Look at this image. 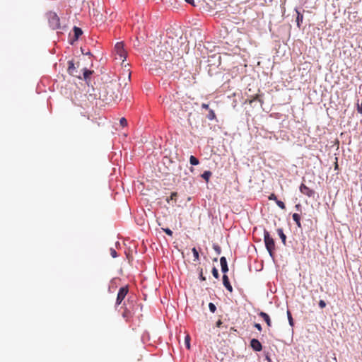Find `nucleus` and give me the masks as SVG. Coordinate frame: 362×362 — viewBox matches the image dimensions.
Wrapping results in <instances>:
<instances>
[{
  "label": "nucleus",
  "mask_w": 362,
  "mask_h": 362,
  "mask_svg": "<svg viewBox=\"0 0 362 362\" xmlns=\"http://www.w3.org/2000/svg\"><path fill=\"white\" fill-rule=\"evenodd\" d=\"M165 103H169L168 110L173 120L185 127L192 125L196 115L192 102L177 98L173 95V99H171L170 101L166 100Z\"/></svg>",
  "instance_id": "1"
},
{
  "label": "nucleus",
  "mask_w": 362,
  "mask_h": 362,
  "mask_svg": "<svg viewBox=\"0 0 362 362\" xmlns=\"http://www.w3.org/2000/svg\"><path fill=\"white\" fill-rule=\"evenodd\" d=\"M170 53L164 52L163 54L161 55V58L165 59L164 62L161 61H151L148 64H146V69H148V71L152 74L155 75H161L165 72L164 66L165 65V62H167L170 58Z\"/></svg>",
  "instance_id": "2"
},
{
  "label": "nucleus",
  "mask_w": 362,
  "mask_h": 362,
  "mask_svg": "<svg viewBox=\"0 0 362 362\" xmlns=\"http://www.w3.org/2000/svg\"><path fill=\"white\" fill-rule=\"evenodd\" d=\"M119 84L110 82L107 85L105 92L106 95L105 100L107 101H115L119 99Z\"/></svg>",
  "instance_id": "3"
},
{
  "label": "nucleus",
  "mask_w": 362,
  "mask_h": 362,
  "mask_svg": "<svg viewBox=\"0 0 362 362\" xmlns=\"http://www.w3.org/2000/svg\"><path fill=\"white\" fill-rule=\"evenodd\" d=\"M264 241L266 249L272 258H274V251L275 250V242L267 230H264Z\"/></svg>",
  "instance_id": "4"
},
{
  "label": "nucleus",
  "mask_w": 362,
  "mask_h": 362,
  "mask_svg": "<svg viewBox=\"0 0 362 362\" xmlns=\"http://www.w3.org/2000/svg\"><path fill=\"white\" fill-rule=\"evenodd\" d=\"M49 25L53 30L60 28V20L59 16L54 12H49L47 13Z\"/></svg>",
  "instance_id": "5"
},
{
  "label": "nucleus",
  "mask_w": 362,
  "mask_h": 362,
  "mask_svg": "<svg viewBox=\"0 0 362 362\" xmlns=\"http://www.w3.org/2000/svg\"><path fill=\"white\" fill-rule=\"evenodd\" d=\"M115 51L116 54L119 56V59L122 60L123 63L127 56V53L124 48V43L122 42H117L115 46Z\"/></svg>",
  "instance_id": "6"
},
{
  "label": "nucleus",
  "mask_w": 362,
  "mask_h": 362,
  "mask_svg": "<svg viewBox=\"0 0 362 362\" xmlns=\"http://www.w3.org/2000/svg\"><path fill=\"white\" fill-rule=\"evenodd\" d=\"M128 293L127 287H121L118 291L116 304L119 305Z\"/></svg>",
  "instance_id": "7"
},
{
  "label": "nucleus",
  "mask_w": 362,
  "mask_h": 362,
  "mask_svg": "<svg viewBox=\"0 0 362 362\" xmlns=\"http://www.w3.org/2000/svg\"><path fill=\"white\" fill-rule=\"evenodd\" d=\"M299 189L302 194L308 196V197H313L315 195V191L310 189L303 183L300 185Z\"/></svg>",
  "instance_id": "8"
},
{
  "label": "nucleus",
  "mask_w": 362,
  "mask_h": 362,
  "mask_svg": "<svg viewBox=\"0 0 362 362\" xmlns=\"http://www.w3.org/2000/svg\"><path fill=\"white\" fill-rule=\"evenodd\" d=\"M250 346L255 351H260L262 349V344L257 339H252L250 341Z\"/></svg>",
  "instance_id": "9"
},
{
  "label": "nucleus",
  "mask_w": 362,
  "mask_h": 362,
  "mask_svg": "<svg viewBox=\"0 0 362 362\" xmlns=\"http://www.w3.org/2000/svg\"><path fill=\"white\" fill-rule=\"evenodd\" d=\"M68 72L70 75L73 76L78 77V78H82L79 75H77V71L76 69L73 61H69Z\"/></svg>",
  "instance_id": "10"
},
{
  "label": "nucleus",
  "mask_w": 362,
  "mask_h": 362,
  "mask_svg": "<svg viewBox=\"0 0 362 362\" xmlns=\"http://www.w3.org/2000/svg\"><path fill=\"white\" fill-rule=\"evenodd\" d=\"M220 264L221 267V272L223 273V274H226V273L228 271V267L226 258L225 257H221L220 258Z\"/></svg>",
  "instance_id": "11"
},
{
  "label": "nucleus",
  "mask_w": 362,
  "mask_h": 362,
  "mask_svg": "<svg viewBox=\"0 0 362 362\" xmlns=\"http://www.w3.org/2000/svg\"><path fill=\"white\" fill-rule=\"evenodd\" d=\"M223 284L226 287V288L230 291H233V287L229 281V279L226 274L223 275Z\"/></svg>",
  "instance_id": "12"
},
{
  "label": "nucleus",
  "mask_w": 362,
  "mask_h": 362,
  "mask_svg": "<svg viewBox=\"0 0 362 362\" xmlns=\"http://www.w3.org/2000/svg\"><path fill=\"white\" fill-rule=\"evenodd\" d=\"M93 73V71L89 70L86 68L83 69V78L86 82L87 84L89 83V78L90 76L92 75Z\"/></svg>",
  "instance_id": "13"
},
{
  "label": "nucleus",
  "mask_w": 362,
  "mask_h": 362,
  "mask_svg": "<svg viewBox=\"0 0 362 362\" xmlns=\"http://www.w3.org/2000/svg\"><path fill=\"white\" fill-rule=\"evenodd\" d=\"M73 30L74 33V41H76L78 39V37L83 34V31L80 28L77 26H74Z\"/></svg>",
  "instance_id": "14"
},
{
  "label": "nucleus",
  "mask_w": 362,
  "mask_h": 362,
  "mask_svg": "<svg viewBox=\"0 0 362 362\" xmlns=\"http://www.w3.org/2000/svg\"><path fill=\"white\" fill-rule=\"evenodd\" d=\"M259 315L264 319V320L266 322L267 325L270 327L271 326V320L268 314H267L264 312H260L259 313Z\"/></svg>",
  "instance_id": "15"
},
{
  "label": "nucleus",
  "mask_w": 362,
  "mask_h": 362,
  "mask_svg": "<svg viewBox=\"0 0 362 362\" xmlns=\"http://www.w3.org/2000/svg\"><path fill=\"white\" fill-rule=\"evenodd\" d=\"M277 233L279 235V237H280V238H281V240L282 241V243L284 245H286V236L284 234V233L283 231V229L282 228H278L277 229Z\"/></svg>",
  "instance_id": "16"
},
{
  "label": "nucleus",
  "mask_w": 362,
  "mask_h": 362,
  "mask_svg": "<svg viewBox=\"0 0 362 362\" xmlns=\"http://www.w3.org/2000/svg\"><path fill=\"white\" fill-rule=\"evenodd\" d=\"M297 16H296V23L298 28L300 27V23L303 22V16L301 14L298 9H296Z\"/></svg>",
  "instance_id": "17"
},
{
  "label": "nucleus",
  "mask_w": 362,
  "mask_h": 362,
  "mask_svg": "<svg viewBox=\"0 0 362 362\" xmlns=\"http://www.w3.org/2000/svg\"><path fill=\"white\" fill-rule=\"evenodd\" d=\"M293 220L296 222L298 227H301L300 216L298 214H293L292 216Z\"/></svg>",
  "instance_id": "18"
},
{
  "label": "nucleus",
  "mask_w": 362,
  "mask_h": 362,
  "mask_svg": "<svg viewBox=\"0 0 362 362\" xmlns=\"http://www.w3.org/2000/svg\"><path fill=\"white\" fill-rule=\"evenodd\" d=\"M211 171H209V170H206V171H204L202 174V177L203 179H204L206 182L209 181V177H211Z\"/></svg>",
  "instance_id": "19"
},
{
  "label": "nucleus",
  "mask_w": 362,
  "mask_h": 362,
  "mask_svg": "<svg viewBox=\"0 0 362 362\" xmlns=\"http://www.w3.org/2000/svg\"><path fill=\"white\" fill-rule=\"evenodd\" d=\"M206 117L209 120H213L216 118L215 112L212 109H209V114L206 115Z\"/></svg>",
  "instance_id": "20"
},
{
  "label": "nucleus",
  "mask_w": 362,
  "mask_h": 362,
  "mask_svg": "<svg viewBox=\"0 0 362 362\" xmlns=\"http://www.w3.org/2000/svg\"><path fill=\"white\" fill-rule=\"evenodd\" d=\"M189 163L192 165H197L199 164V160L194 156H191L189 158Z\"/></svg>",
  "instance_id": "21"
},
{
  "label": "nucleus",
  "mask_w": 362,
  "mask_h": 362,
  "mask_svg": "<svg viewBox=\"0 0 362 362\" xmlns=\"http://www.w3.org/2000/svg\"><path fill=\"white\" fill-rule=\"evenodd\" d=\"M287 317H288V323H289L290 326L293 327V320L291 313L289 310H287Z\"/></svg>",
  "instance_id": "22"
},
{
  "label": "nucleus",
  "mask_w": 362,
  "mask_h": 362,
  "mask_svg": "<svg viewBox=\"0 0 362 362\" xmlns=\"http://www.w3.org/2000/svg\"><path fill=\"white\" fill-rule=\"evenodd\" d=\"M192 252L193 253V255H194V261L196 260H199V252L197 251V250L195 248V247H193L192 249Z\"/></svg>",
  "instance_id": "23"
},
{
  "label": "nucleus",
  "mask_w": 362,
  "mask_h": 362,
  "mask_svg": "<svg viewBox=\"0 0 362 362\" xmlns=\"http://www.w3.org/2000/svg\"><path fill=\"white\" fill-rule=\"evenodd\" d=\"M185 344L186 347L189 349H190V337L189 335H187L185 338Z\"/></svg>",
  "instance_id": "24"
},
{
  "label": "nucleus",
  "mask_w": 362,
  "mask_h": 362,
  "mask_svg": "<svg viewBox=\"0 0 362 362\" xmlns=\"http://www.w3.org/2000/svg\"><path fill=\"white\" fill-rule=\"evenodd\" d=\"M213 249L214 250V251L216 252L217 255L221 254V247L219 245H218L217 244L213 245Z\"/></svg>",
  "instance_id": "25"
},
{
  "label": "nucleus",
  "mask_w": 362,
  "mask_h": 362,
  "mask_svg": "<svg viewBox=\"0 0 362 362\" xmlns=\"http://www.w3.org/2000/svg\"><path fill=\"white\" fill-rule=\"evenodd\" d=\"M211 272H212V275L214 276V278L218 279L219 274H218V269L215 267H214L212 268Z\"/></svg>",
  "instance_id": "26"
},
{
  "label": "nucleus",
  "mask_w": 362,
  "mask_h": 362,
  "mask_svg": "<svg viewBox=\"0 0 362 362\" xmlns=\"http://www.w3.org/2000/svg\"><path fill=\"white\" fill-rule=\"evenodd\" d=\"M276 203L277 204V206L281 208V209H285L286 208V206L284 204V203L282 202V201H280V200H276Z\"/></svg>",
  "instance_id": "27"
},
{
  "label": "nucleus",
  "mask_w": 362,
  "mask_h": 362,
  "mask_svg": "<svg viewBox=\"0 0 362 362\" xmlns=\"http://www.w3.org/2000/svg\"><path fill=\"white\" fill-rule=\"evenodd\" d=\"M209 310L213 313H215V311L216 310V307L213 303H209Z\"/></svg>",
  "instance_id": "28"
},
{
  "label": "nucleus",
  "mask_w": 362,
  "mask_h": 362,
  "mask_svg": "<svg viewBox=\"0 0 362 362\" xmlns=\"http://www.w3.org/2000/svg\"><path fill=\"white\" fill-rule=\"evenodd\" d=\"M162 230L168 235L170 236H172L173 235V231L168 228H162Z\"/></svg>",
  "instance_id": "29"
},
{
  "label": "nucleus",
  "mask_w": 362,
  "mask_h": 362,
  "mask_svg": "<svg viewBox=\"0 0 362 362\" xmlns=\"http://www.w3.org/2000/svg\"><path fill=\"white\" fill-rule=\"evenodd\" d=\"M119 123L122 126L124 127L127 124V119L124 118V117H122L120 119H119Z\"/></svg>",
  "instance_id": "30"
},
{
  "label": "nucleus",
  "mask_w": 362,
  "mask_h": 362,
  "mask_svg": "<svg viewBox=\"0 0 362 362\" xmlns=\"http://www.w3.org/2000/svg\"><path fill=\"white\" fill-rule=\"evenodd\" d=\"M110 255L113 258H116L117 257V253L113 248H110Z\"/></svg>",
  "instance_id": "31"
},
{
  "label": "nucleus",
  "mask_w": 362,
  "mask_h": 362,
  "mask_svg": "<svg viewBox=\"0 0 362 362\" xmlns=\"http://www.w3.org/2000/svg\"><path fill=\"white\" fill-rule=\"evenodd\" d=\"M176 197H177V193L176 192H173L171 194L170 198H167V202H169L170 199L173 200V199H175Z\"/></svg>",
  "instance_id": "32"
},
{
  "label": "nucleus",
  "mask_w": 362,
  "mask_h": 362,
  "mask_svg": "<svg viewBox=\"0 0 362 362\" xmlns=\"http://www.w3.org/2000/svg\"><path fill=\"white\" fill-rule=\"evenodd\" d=\"M199 279L201 281H205L206 280V277L204 276V275H203L202 269H200L199 275Z\"/></svg>",
  "instance_id": "33"
},
{
  "label": "nucleus",
  "mask_w": 362,
  "mask_h": 362,
  "mask_svg": "<svg viewBox=\"0 0 362 362\" xmlns=\"http://www.w3.org/2000/svg\"><path fill=\"white\" fill-rule=\"evenodd\" d=\"M319 306L320 307V308H325L326 306V303L325 302V300H320L319 301Z\"/></svg>",
  "instance_id": "34"
},
{
  "label": "nucleus",
  "mask_w": 362,
  "mask_h": 362,
  "mask_svg": "<svg viewBox=\"0 0 362 362\" xmlns=\"http://www.w3.org/2000/svg\"><path fill=\"white\" fill-rule=\"evenodd\" d=\"M269 199L270 200H275V201L277 200L276 197V195L274 194H270L269 197Z\"/></svg>",
  "instance_id": "35"
},
{
  "label": "nucleus",
  "mask_w": 362,
  "mask_h": 362,
  "mask_svg": "<svg viewBox=\"0 0 362 362\" xmlns=\"http://www.w3.org/2000/svg\"><path fill=\"white\" fill-rule=\"evenodd\" d=\"M254 326H255V327L257 329H258L259 331H261V330H262V328L261 325H260V324H259V323H255Z\"/></svg>",
  "instance_id": "36"
},
{
  "label": "nucleus",
  "mask_w": 362,
  "mask_h": 362,
  "mask_svg": "<svg viewBox=\"0 0 362 362\" xmlns=\"http://www.w3.org/2000/svg\"><path fill=\"white\" fill-rule=\"evenodd\" d=\"M202 107L203 109H206V110H209V105H208V104H206V103H202Z\"/></svg>",
  "instance_id": "37"
},
{
  "label": "nucleus",
  "mask_w": 362,
  "mask_h": 362,
  "mask_svg": "<svg viewBox=\"0 0 362 362\" xmlns=\"http://www.w3.org/2000/svg\"><path fill=\"white\" fill-rule=\"evenodd\" d=\"M187 4L194 5V0H185Z\"/></svg>",
  "instance_id": "38"
},
{
  "label": "nucleus",
  "mask_w": 362,
  "mask_h": 362,
  "mask_svg": "<svg viewBox=\"0 0 362 362\" xmlns=\"http://www.w3.org/2000/svg\"><path fill=\"white\" fill-rule=\"evenodd\" d=\"M221 324H222L221 321V320H218V321H217V322H216V326H217L218 327H219L221 326Z\"/></svg>",
  "instance_id": "39"
},
{
  "label": "nucleus",
  "mask_w": 362,
  "mask_h": 362,
  "mask_svg": "<svg viewBox=\"0 0 362 362\" xmlns=\"http://www.w3.org/2000/svg\"><path fill=\"white\" fill-rule=\"evenodd\" d=\"M300 207V204L296 205V208L297 209V210H298Z\"/></svg>",
  "instance_id": "40"
},
{
  "label": "nucleus",
  "mask_w": 362,
  "mask_h": 362,
  "mask_svg": "<svg viewBox=\"0 0 362 362\" xmlns=\"http://www.w3.org/2000/svg\"><path fill=\"white\" fill-rule=\"evenodd\" d=\"M85 54L86 55H91V53L90 52H85Z\"/></svg>",
  "instance_id": "41"
},
{
  "label": "nucleus",
  "mask_w": 362,
  "mask_h": 362,
  "mask_svg": "<svg viewBox=\"0 0 362 362\" xmlns=\"http://www.w3.org/2000/svg\"><path fill=\"white\" fill-rule=\"evenodd\" d=\"M81 52L83 54H85V50H83L82 48H81Z\"/></svg>",
  "instance_id": "42"
},
{
  "label": "nucleus",
  "mask_w": 362,
  "mask_h": 362,
  "mask_svg": "<svg viewBox=\"0 0 362 362\" xmlns=\"http://www.w3.org/2000/svg\"><path fill=\"white\" fill-rule=\"evenodd\" d=\"M255 100H258L259 101H260V100L259 99V97H258V96H257V97L255 98Z\"/></svg>",
  "instance_id": "43"
},
{
  "label": "nucleus",
  "mask_w": 362,
  "mask_h": 362,
  "mask_svg": "<svg viewBox=\"0 0 362 362\" xmlns=\"http://www.w3.org/2000/svg\"><path fill=\"white\" fill-rule=\"evenodd\" d=\"M214 262H216V261H217V258H216H216H214Z\"/></svg>",
  "instance_id": "44"
}]
</instances>
